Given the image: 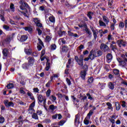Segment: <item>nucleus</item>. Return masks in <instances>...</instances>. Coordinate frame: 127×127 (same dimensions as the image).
<instances>
[{
	"mask_svg": "<svg viewBox=\"0 0 127 127\" xmlns=\"http://www.w3.org/2000/svg\"><path fill=\"white\" fill-rule=\"evenodd\" d=\"M84 55H81L79 57L77 56H75L74 59L75 60V62L77 63V64L79 65V66H80L81 67L83 66V70L81 71L87 72L88 71V65L87 64H85L84 65Z\"/></svg>",
	"mask_w": 127,
	"mask_h": 127,
	"instance_id": "1",
	"label": "nucleus"
},
{
	"mask_svg": "<svg viewBox=\"0 0 127 127\" xmlns=\"http://www.w3.org/2000/svg\"><path fill=\"white\" fill-rule=\"evenodd\" d=\"M102 18L103 20V21H102L101 20H99V25L100 27H107V25L109 24L110 22V19L109 17H107L105 15H103L102 16Z\"/></svg>",
	"mask_w": 127,
	"mask_h": 127,
	"instance_id": "2",
	"label": "nucleus"
},
{
	"mask_svg": "<svg viewBox=\"0 0 127 127\" xmlns=\"http://www.w3.org/2000/svg\"><path fill=\"white\" fill-rule=\"evenodd\" d=\"M90 57L97 58L101 57L102 55V52L100 50H91V51L90 52Z\"/></svg>",
	"mask_w": 127,
	"mask_h": 127,
	"instance_id": "3",
	"label": "nucleus"
},
{
	"mask_svg": "<svg viewBox=\"0 0 127 127\" xmlns=\"http://www.w3.org/2000/svg\"><path fill=\"white\" fill-rule=\"evenodd\" d=\"M38 104L40 106H43L42 103L43 102V104H46V99L45 98H43V96L39 94L38 96Z\"/></svg>",
	"mask_w": 127,
	"mask_h": 127,
	"instance_id": "4",
	"label": "nucleus"
},
{
	"mask_svg": "<svg viewBox=\"0 0 127 127\" xmlns=\"http://www.w3.org/2000/svg\"><path fill=\"white\" fill-rule=\"evenodd\" d=\"M121 58H123V61L119 63L120 66L122 67H127V59L125 58L124 54H121Z\"/></svg>",
	"mask_w": 127,
	"mask_h": 127,
	"instance_id": "5",
	"label": "nucleus"
},
{
	"mask_svg": "<svg viewBox=\"0 0 127 127\" xmlns=\"http://www.w3.org/2000/svg\"><path fill=\"white\" fill-rule=\"evenodd\" d=\"M17 39L20 42H24L28 39V36L27 35H20L18 34V36L17 37Z\"/></svg>",
	"mask_w": 127,
	"mask_h": 127,
	"instance_id": "6",
	"label": "nucleus"
},
{
	"mask_svg": "<svg viewBox=\"0 0 127 127\" xmlns=\"http://www.w3.org/2000/svg\"><path fill=\"white\" fill-rule=\"evenodd\" d=\"M100 49L104 52H108L110 51L109 47L105 44L102 43L100 45Z\"/></svg>",
	"mask_w": 127,
	"mask_h": 127,
	"instance_id": "7",
	"label": "nucleus"
},
{
	"mask_svg": "<svg viewBox=\"0 0 127 127\" xmlns=\"http://www.w3.org/2000/svg\"><path fill=\"white\" fill-rule=\"evenodd\" d=\"M27 60H28V63H27L28 64H30L32 66H33L35 64V59L34 58L32 57H28V59H27Z\"/></svg>",
	"mask_w": 127,
	"mask_h": 127,
	"instance_id": "8",
	"label": "nucleus"
},
{
	"mask_svg": "<svg viewBox=\"0 0 127 127\" xmlns=\"http://www.w3.org/2000/svg\"><path fill=\"white\" fill-rule=\"evenodd\" d=\"M117 43L120 48H121L122 46L126 47L127 45V42L122 39L118 40Z\"/></svg>",
	"mask_w": 127,
	"mask_h": 127,
	"instance_id": "9",
	"label": "nucleus"
},
{
	"mask_svg": "<svg viewBox=\"0 0 127 127\" xmlns=\"http://www.w3.org/2000/svg\"><path fill=\"white\" fill-rule=\"evenodd\" d=\"M33 66L30 64H27V63H25L22 64V68L24 70H29Z\"/></svg>",
	"mask_w": 127,
	"mask_h": 127,
	"instance_id": "10",
	"label": "nucleus"
},
{
	"mask_svg": "<svg viewBox=\"0 0 127 127\" xmlns=\"http://www.w3.org/2000/svg\"><path fill=\"white\" fill-rule=\"evenodd\" d=\"M5 16V12L4 10L1 9H0V19L3 22H5V18L4 17Z\"/></svg>",
	"mask_w": 127,
	"mask_h": 127,
	"instance_id": "11",
	"label": "nucleus"
},
{
	"mask_svg": "<svg viewBox=\"0 0 127 127\" xmlns=\"http://www.w3.org/2000/svg\"><path fill=\"white\" fill-rule=\"evenodd\" d=\"M4 104L5 106H6V108H9L10 107H14V104L12 102H8V100H6L4 101Z\"/></svg>",
	"mask_w": 127,
	"mask_h": 127,
	"instance_id": "12",
	"label": "nucleus"
},
{
	"mask_svg": "<svg viewBox=\"0 0 127 127\" xmlns=\"http://www.w3.org/2000/svg\"><path fill=\"white\" fill-rule=\"evenodd\" d=\"M78 99L80 100L81 103H83L85 102V100H87V96L80 94L78 96Z\"/></svg>",
	"mask_w": 127,
	"mask_h": 127,
	"instance_id": "13",
	"label": "nucleus"
},
{
	"mask_svg": "<svg viewBox=\"0 0 127 127\" xmlns=\"http://www.w3.org/2000/svg\"><path fill=\"white\" fill-rule=\"evenodd\" d=\"M87 75V71H80V77L82 80H85V77Z\"/></svg>",
	"mask_w": 127,
	"mask_h": 127,
	"instance_id": "14",
	"label": "nucleus"
},
{
	"mask_svg": "<svg viewBox=\"0 0 127 127\" xmlns=\"http://www.w3.org/2000/svg\"><path fill=\"white\" fill-rule=\"evenodd\" d=\"M67 33H68V36L74 37L76 38H79V36H78L77 34L76 33L71 32L70 31H67Z\"/></svg>",
	"mask_w": 127,
	"mask_h": 127,
	"instance_id": "15",
	"label": "nucleus"
},
{
	"mask_svg": "<svg viewBox=\"0 0 127 127\" xmlns=\"http://www.w3.org/2000/svg\"><path fill=\"white\" fill-rule=\"evenodd\" d=\"M24 52H25L26 55L30 56L32 53V50L31 49H24Z\"/></svg>",
	"mask_w": 127,
	"mask_h": 127,
	"instance_id": "16",
	"label": "nucleus"
},
{
	"mask_svg": "<svg viewBox=\"0 0 127 127\" xmlns=\"http://www.w3.org/2000/svg\"><path fill=\"white\" fill-rule=\"evenodd\" d=\"M69 47H67L65 45H64L63 47H62V52L64 53L67 52L68 51H69Z\"/></svg>",
	"mask_w": 127,
	"mask_h": 127,
	"instance_id": "17",
	"label": "nucleus"
},
{
	"mask_svg": "<svg viewBox=\"0 0 127 127\" xmlns=\"http://www.w3.org/2000/svg\"><path fill=\"white\" fill-rule=\"evenodd\" d=\"M93 114H94V111H93L92 110H91L88 113V114H87V116H86V117L85 118V120H90V117L93 115Z\"/></svg>",
	"mask_w": 127,
	"mask_h": 127,
	"instance_id": "18",
	"label": "nucleus"
},
{
	"mask_svg": "<svg viewBox=\"0 0 127 127\" xmlns=\"http://www.w3.org/2000/svg\"><path fill=\"white\" fill-rule=\"evenodd\" d=\"M108 87L109 88L110 90H114L115 85L113 82H110L108 83Z\"/></svg>",
	"mask_w": 127,
	"mask_h": 127,
	"instance_id": "19",
	"label": "nucleus"
},
{
	"mask_svg": "<svg viewBox=\"0 0 127 127\" xmlns=\"http://www.w3.org/2000/svg\"><path fill=\"white\" fill-rule=\"evenodd\" d=\"M86 97H88V99L90 101H94V97L92 96V95H91L90 93H87L86 94Z\"/></svg>",
	"mask_w": 127,
	"mask_h": 127,
	"instance_id": "20",
	"label": "nucleus"
},
{
	"mask_svg": "<svg viewBox=\"0 0 127 127\" xmlns=\"http://www.w3.org/2000/svg\"><path fill=\"white\" fill-rule=\"evenodd\" d=\"M49 20L51 23H55L56 22V18L54 16L52 15L49 17Z\"/></svg>",
	"mask_w": 127,
	"mask_h": 127,
	"instance_id": "21",
	"label": "nucleus"
},
{
	"mask_svg": "<svg viewBox=\"0 0 127 127\" xmlns=\"http://www.w3.org/2000/svg\"><path fill=\"white\" fill-rule=\"evenodd\" d=\"M115 105L116 106V110L117 111H119L120 110V108H121V106L120 105L119 102H115Z\"/></svg>",
	"mask_w": 127,
	"mask_h": 127,
	"instance_id": "22",
	"label": "nucleus"
},
{
	"mask_svg": "<svg viewBox=\"0 0 127 127\" xmlns=\"http://www.w3.org/2000/svg\"><path fill=\"white\" fill-rule=\"evenodd\" d=\"M9 9H10V10H11V11H12L13 12H15V5H14V4L13 3H10Z\"/></svg>",
	"mask_w": 127,
	"mask_h": 127,
	"instance_id": "23",
	"label": "nucleus"
},
{
	"mask_svg": "<svg viewBox=\"0 0 127 127\" xmlns=\"http://www.w3.org/2000/svg\"><path fill=\"white\" fill-rule=\"evenodd\" d=\"M58 107L57 106H55L54 105L52 104L50 106H49V110H51L52 111H54L55 110H56V109H57Z\"/></svg>",
	"mask_w": 127,
	"mask_h": 127,
	"instance_id": "24",
	"label": "nucleus"
},
{
	"mask_svg": "<svg viewBox=\"0 0 127 127\" xmlns=\"http://www.w3.org/2000/svg\"><path fill=\"white\" fill-rule=\"evenodd\" d=\"M8 51L7 49H4L3 51H2V53H3V56L6 57H7Z\"/></svg>",
	"mask_w": 127,
	"mask_h": 127,
	"instance_id": "25",
	"label": "nucleus"
},
{
	"mask_svg": "<svg viewBox=\"0 0 127 127\" xmlns=\"http://www.w3.org/2000/svg\"><path fill=\"white\" fill-rule=\"evenodd\" d=\"M84 30L85 31L86 34L88 35V36L91 37L92 36V32L90 31L89 28H85Z\"/></svg>",
	"mask_w": 127,
	"mask_h": 127,
	"instance_id": "26",
	"label": "nucleus"
},
{
	"mask_svg": "<svg viewBox=\"0 0 127 127\" xmlns=\"http://www.w3.org/2000/svg\"><path fill=\"white\" fill-rule=\"evenodd\" d=\"M110 48L113 52H115V50H117V45L110 44Z\"/></svg>",
	"mask_w": 127,
	"mask_h": 127,
	"instance_id": "27",
	"label": "nucleus"
},
{
	"mask_svg": "<svg viewBox=\"0 0 127 127\" xmlns=\"http://www.w3.org/2000/svg\"><path fill=\"white\" fill-rule=\"evenodd\" d=\"M113 56L110 53H108V55L106 56V59L110 61L112 60Z\"/></svg>",
	"mask_w": 127,
	"mask_h": 127,
	"instance_id": "28",
	"label": "nucleus"
},
{
	"mask_svg": "<svg viewBox=\"0 0 127 127\" xmlns=\"http://www.w3.org/2000/svg\"><path fill=\"white\" fill-rule=\"evenodd\" d=\"M126 92H127V90H125V88H124V87H121V91L120 93L122 96H123L124 94L126 93Z\"/></svg>",
	"mask_w": 127,
	"mask_h": 127,
	"instance_id": "29",
	"label": "nucleus"
},
{
	"mask_svg": "<svg viewBox=\"0 0 127 127\" xmlns=\"http://www.w3.org/2000/svg\"><path fill=\"white\" fill-rule=\"evenodd\" d=\"M72 60V58L68 59L67 63L66 64V67L67 68H70V64H71V61Z\"/></svg>",
	"mask_w": 127,
	"mask_h": 127,
	"instance_id": "30",
	"label": "nucleus"
},
{
	"mask_svg": "<svg viewBox=\"0 0 127 127\" xmlns=\"http://www.w3.org/2000/svg\"><path fill=\"white\" fill-rule=\"evenodd\" d=\"M94 58H95L94 57H93V56L90 57V55H89V56H88V57L85 58L84 59V60L83 59V60H84L86 62H88V61H89V60H94Z\"/></svg>",
	"mask_w": 127,
	"mask_h": 127,
	"instance_id": "31",
	"label": "nucleus"
},
{
	"mask_svg": "<svg viewBox=\"0 0 127 127\" xmlns=\"http://www.w3.org/2000/svg\"><path fill=\"white\" fill-rule=\"evenodd\" d=\"M24 30H25L26 31H28L29 32H31L33 31V29L31 27H24Z\"/></svg>",
	"mask_w": 127,
	"mask_h": 127,
	"instance_id": "32",
	"label": "nucleus"
},
{
	"mask_svg": "<svg viewBox=\"0 0 127 127\" xmlns=\"http://www.w3.org/2000/svg\"><path fill=\"white\" fill-rule=\"evenodd\" d=\"M94 15V13L91 11H88L87 13V16L90 19V20H91L92 19V15Z\"/></svg>",
	"mask_w": 127,
	"mask_h": 127,
	"instance_id": "33",
	"label": "nucleus"
},
{
	"mask_svg": "<svg viewBox=\"0 0 127 127\" xmlns=\"http://www.w3.org/2000/svg\"><path fill=\"white\" fill-rule=\"evenodd\" d=\"M106 105L108 106V109L113 110V108L112 107V104L110 102L106 103Z\"/></svg>",
	"mask_w": 127,
	"mask_h": 127,
	"instance_id": "34",
	"label": "nucleus"
},
{
	"mask_svg": "<svg viewBox=\"0 0 127 127\" xmlns=\"http://www.w3.org/2000/svg\"><path fill=\"white\" fill-rule=\"evenodd\" d=\"M59 36H63V35L65 36V31H62L61 30L58 32Z\"/></svg>",
	"mask_w": 127,
	"mask_h": 127,
	"instance_id": "35",
	"label": "nucleus"
},
{
	"mask_svg": "<svg viewBox=\"0 0 127 127\" xmlns=\"http://www.w3.org/2000/svg\"><path fill=\"white\" fill-rule=\"evenodd\" d=\"M6 87L8 89H12L14 88V84L13 83H9V84H7Z\"/></svg>",
	"mask_w": 127,
	"mask_h": 127,
	"instance_id": "36",
	"label": "nucleus"
},
{
	"mask_svg": "<svg viewBox=\"0 0 127 127\" xmlns=\"http://www.w3.org/2000/svg\"><path fill=\"white\" fill-rule=\"evenodd\" d=\"M93 81H94V78L92 76H91L89 77V78L88 79L87 83L88 84H92Z\"/></svg>",
	"mask_w": 127,
	"mask_h": 127,
	"instance_id": "37",
	"label": "nucleus"
},
{
	"mask_svg": "<svg viewBox=\"0 0 127 127\" xmlns=\"http://www.w3.org/2000/svg\"><path fill=\"white\" fill-rule=\"evenodd\" d=\"M3 28L6 31H11V29H10V27L7 25H4L3 26Z\"/></svg>",
	"mask_w": 127,
	"mask_h": 127,
	"instance_id": "38",
	"label": "nucleus"
},
{
	"mask_svg": "<svg viewBox=\"0 0 127 127\" xmlns=\"http://www.w3.org/2000/svg\"><path fill=\"white\" fill-rule=\"evenodd\" d=\"M22 5H23V6L26 7V8H28L29 9H30V6L27 2H22Z\"/></svg>",
	"mask_w": 127,
	"mask_h": 127,
	"instance_id": "39",
	"label": "nucleus"
},
{
	"mask_svg": "<svg viewBox=\"0 0 127 127\" xmlns=\"http://www.w3.org/2000/svg\"><path fill=\"white\" fill-rule=\"evenodd\" d=\"M113 73L115 74V75H118L120 74V70L117 69H113Z\"/></svg>",
	"mask_w": 127,
	"mask_h": 127,
	"instance_id": "40",
	"label": "nucleus"
},
{
	"mask_svg": "<svg viewBox=\"0 0 127 127\" xmlns=\"http://www.w3.org/2000/svg\"><path fill=\"white\" fill-rule=\"evenodd\" d=\"M32 118L35 120H38L37 114L35 113H33V114L32 115Z\"/></svg>",
	"mask_w": 127,
	"mask_h": 127,
	"instance_id": "41",
	"label": "nucleus"
},
{
	"mask_svg": "<svg viewBox=\"0 0 127 127\" xmlns=\"http://www.w3.org/2000/svg\"><path fill=\"white\" fill-rule=\"evenodd\" d=\"M36 31H38V34L39 36H41V35L42 34V31H41L40 28L39 27H37Z\"/></svg>",
	"mask_w": 127,
	"mask_h": 127,
	"instance_id": "42",
	"label": "nucleus"
},
{
	"mask_svg": "<svg viewBox=\"0 0 127 127\" xmlns=\"http://www.w3.org/2000/svg\"><path fill=\"white\" fill-rule=\"evenodd\" d=\"M78 27L80 28H82L83 27H84L85 29H86L88 28L87 24L85 23L84 24H78Z\"/></svg>",
	"mask_w": 127,
	"mask_h": 127,
	"instance_id": "43",
	"label": "nucleus"
},
{
	"mask_svg": "<svg viewBox=\"0 0 127 127\" xmlns=\"http://www.w3.org/2000/svg\"><path fill=\"white\" fill-rule=\"evenodd\" d=\"M33 21L34 22V23L37 24L38 23H40V20L39 19H38V18H33Z\"/></svg>",
	"mask_w": 127,
	"mask_h": 127,
	"instance_id": "44",
	"label": "nucleus"
},
{
	"mask_svg": "<svg viewBox=\"0 0 127 127\" xmlns=\"http://www.w3.org/2000/svg\"><path fill=\"white\" fill-rule=\"evenodd\" d=\"M65 123V120H61L59 123V126H63V125H64V124Z\"/></svg>",
	"mask_w": 127,
	"mask_h": 127,
	"instance_id": "45",
	"label": "nucleus"
},
{
	"mask_svg": "<svg viewBox=\"0 0 127 127\" xmlns=\"http://www.w3.org/2000/svg\"><path fill=\"white\" fill-rule=\"evenodd\" d=\"M36 24V26L38 27L39 28H41V29L43 28V25L40 22L35 23Z\"/></svg>",
	"mask_w": 127,
	"mask_h": 127,
	"instance_id": "46",
	"label": "nucleus"
},
{
	"mask_svg": "<svg viewBox=\"0 0 127 127\" xmlns=\"http://www.w3.org/2000/svg\"><path fill=\"white\" fill-rule=\"evenodd\" d=\"M115 23H112L110 25V29H111V31H114L115 30Z\"/></svg>",
	"mask_w": 127,
	"mask_h": 127,
	"instance_id": "47",
	"label": "nucleus"
},
{
	"mask_svg": "<svg viewBox=\"0 0 127 127\" xmlns=\"http://www.w3.org/2000/svg\"><path fill=\"white\" fill-rule=\"evenodd\" d=\"M52 81H49L48 82V83H47L46 84V87H47V88H50V85L52 84Z\"/></svg>",
	"mask_w": 127,
	"mask_h": 127,
	"instance_id": "48",
	"label": "nucleus"
},
{
	"mask_svg": "<svg viewBox=\"0 0 127 127\" xmlns=\"http://www.w3.org/2000/svg\"><path fill=\"white\" fill-rule=\"evenodd\" d=\"M51 90H50V88H49L48 89V90H47V92H46V96L47 97H50V94H51Z\"/></svg>",
	"mask_w": 127,
	"mask_h": 127,
	"instance_id": "49",
	"label": "nucleus"
},
{
	"mask_svg": "<svg viewBox=\"0 0 127 127\" xmlns=\"http://www.w3.org/2000/svg\"><path fill=\"white\" fill-rule=\"evenodd\" d=\"M46 40L47 42H50L51 40V37L49 35L46 36Z\"/></svg>",
	"mask_w": 127,
	"mask_h": 127,
	"instance_id": "50",
	"label": "nucleus"
},
{
	"mask_svg": "<svg viewBox=\"0 0 127 127\" xmlns=\"http://www.w3.org/2000/svg\"><path fill=\"white\" fill-rule=\"evenodd\" d=\"M125 26V23L123 22H120L119 24V27L121 28H124Z\"/></svg>",
	"mask_w": 127,
	"mask_h": 127,
	"instance_id": "51",
	"label": "nucleus"
},
{
	"mask_svg": "<svg viewBox=\"0 0 127 127\" xmlns=\"http://www.w3.org/2000/svg\"><path fill=\"white\" fill-rule=\"evenodd\" d=\"M51 50H56L57 47L56 46V44H53L51 45Z\"/></svg>",
	"mask_w": 127,
	"mask_h": 127,
	"instance_id": "52",
	"label": "nucleus"
},
{
	"mask_svg": "<svg viewBox=\"0 0 127 127\" xmlns=\"http://www.w3.org/2000/svg\"><path fill=\"white\" fill-rule=\"evenodd\" d=\"M98 33H99V32L96 31V32H93V37L95 39V40H96L97 37V34Z\"/></svg>",
	"mask_w": 127,
	"mask_h": 127,
	"instance_id": "53",
	"label": "nucleus"
},
{
	"mask_svg": "<svg viewBox=\"0 0 127 127\" xmlns=\"http://www.w3.org/2000/svg\"><path fill=\"white\" fill-rule=\"evenodd\" d=\"M57 99V98H56V96H55L54 95H52L51 97V100L53 101V102H55L56 100Z\"/></svg>",
	"mask_w": 127,
	"mask_h": 127,
	"instance_id": "54",
	"label": "nucleus"
},
{
	"mask_svg": "<svg viewBox=\"0 0 127 127\" xmlns=\"http://www.w3.org/2000/svg\"><path fill=\"white\" fill-rule=\"evenodd\" d=\"M5 122V118L3 117H0V124H3Z\"/></svg>",
	"mask_w": 127,
	"mask_h": 127,
	"instance_id": "55",
	"label": "nucleus"
},
{
	"mask_svg": "<svg viewBox=\"0 0 127 127\" xmlns=\"http://www.w3.org/2000/svg\"><path fill=\"white\" fill-rule=\"evenodd\" d=\"M126 102L125 101H122V104H121V106H122L123 108H126Z\"/></svg>",
	"mask_w": 127,
	"mask_h": 127,
	"instance_id": "56",
	"label": "nucleus"
},
{
	"mask_svg": "<svg viewBox=\"0 0 127 127\" xmlns=\"http://www.w3.org/2000/svg\"><path fill=\"white\" fill-rule=\"evenodd\" d=\"M38 40L39 41V44H40L42 46H44V43L41 41V39L38 38Z\"/></svg>",
	"mask_w": 127,
	"mask_h": 127,
	"instance_id": "57",
	"label": "nucleus"
},
{
	"mask_svg": "<svg viewBox=\"0 0 127 127\" xmlns=\"http://www.w3.org/2000/svg\"><path fill=\"white\" fill-rule=\"evenodd\" d=\"M35 106V100H34V102L30 104V105L29 106V108H34Z\"/></svg>",
	"mask_w": 127,
	"mask_h": 127,
	"instance_id": "58",
	"label": "nucleus"
},
{
	"mask_svg": "<svg viewBox=\"0 0 127 127\" xmlns=\"http://www.w3.org/2000/svg\"><path fill=\"white\" fill-rule=\"evenodd\" d=\"M13 18L15 20H19L21 19V17H20V16L16 15V16H14Z\"/></svg>",
	"mask_w": 127,
	"mask_h": 127,
	"instance_id": "59",
	"label": "nucleus"
},
{
	"mask_svg": "<svg viewBox=\"0 0 127 127\" xmlns=\"http://www.w3.org/2000/svg\"><path fill=\"white\" fill-rule=\"evenodd\" d=\"M71 100H72V101L73 102V103L75 104V101H76V98L74 96L71 95Z\"/></svg>",
	"mask_w": 127,
	"mask_h": 127,
	"instance_id": "60",
	"label": "nucleus"
},
{
	"mask_svg": "<svg viewBox=\"0 0 127 127\" xmlns=\"http://www.w3.org/2000/svg\"><path fill=\"white\" fill-rule=\"evenodd\" d=\"M99 32L100 33H102L103 34H107L108 33V30L106 29L104 31H103L102 29L99 30Z\"/></svg>",
	"mask_w": 127,
	"mask_h": 127,
	"instance_id": "61",
	"label": "nucleus"
},
{
	"mask_svg": "<svg viewBox=\"0 0 127 127\" xmlns=\"http://www.w3.org/2000/svg\"><path fill=\"white\" fill-rule=\"evenodd\" d=\"M66 83L68 84V86H70L71 85V81L70 80V79L68 78H66Z\"/></svg>",
	"mask_w": 127,
	"mask_h": 127,
	"instance_id": "62",
	"label": "nucleus"
},
{
	"mask_svg": "<svg viewBox=\"0 0 127 127\" xmlns=\"http://www.w3.org/2000/svg\"><path fill=\"white\" fill-rule=\"evenodd\" d=\"M84 123L85 125L87 126L89 124V120L85 119Z\"/></svg>",
	"mask_w": 127,
	"mask_h": 127,
	"instance_id": "63",
	"label": "nucleus"
},
{
	"mask_svg": "<svg viewBox=\"0 0 127 127\" xmlns=\"http://www.w3.org/2000/svg\"><path fill=\"white\" fill-rule=\"evenodd\" d=\"M57 96H58V98H60V99H62L63 98V94L58 93V94H57Z\"/></svg>",
	"mask_w": 127,
	"mask_h": 127,
	"instance_id": "64",
	"label": "nucleus"
}]
</instances>
